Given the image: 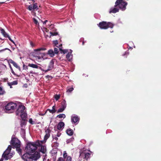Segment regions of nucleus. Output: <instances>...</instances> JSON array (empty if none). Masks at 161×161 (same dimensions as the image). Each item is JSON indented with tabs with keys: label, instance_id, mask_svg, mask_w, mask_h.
Returning <instances> with one entry per match:
<instances>
[{
	"label": "nucleus",
	"instance_id": "nucleus-1",
	"mask_svg": "<svg viewBox=\"0 0 161 161\" xmlns=\"http://www.w3.org/2000/svg\"><path fill=\"white\" fill-rule=\"evenodd\" d=\"M40 145V144L39 141L38 142H36V143L29 142L27 144L25 150L28 153H33L36 149L37 146Z\"/></svg>",
	"mask_w": 161,
	"mask_h": 161
},
{
	"label": "nucleus",
	"instance_id": "nucleus-2",
	"mask_svg": "<svg viewBox=\"0 0 161 161\" xmlns=\"http://www.w3.org/2000/svg\"><path fill=\"white\" fill-rule=\"evenodd\" d=\"M91 154L89 153H86V151L80 152L78 159L73 158L72 161H84L85 159L87 160L90 156Z\"/></svg>",
	"mask_w": 161,
	"mask_h": 161
},
{
	"label": "nucleus",
	"instance_id": "nucleus-3",
	"mask_svg": "<svg viewBox=\"0 0 161 161\" xmlns=\"http://www.w3.org/2000/svg\"><path fill=\"white\" fill-rule=\"evenodd\" d=\"M11 148V146L9 145L2 154V158H4L6 160H8L12 158L13 154V153H10Z\"/></svg>",
	"mask_w": 161,
	"mask_h": 161
},
{
	"label": "nucleus",
	"instance_id": "nucleus-4",
	"mask_svg": "<svg viewBox=\"0 0 161 161\" xmlns=\"http://www.w3.org/2000/svg\"><path fill=\"white\" fill-rule=\"evenodd\" d=\"M127 4V3L124 0H117L115 3V7H118L122 10L124 11L126 9Z\"/></svg>",
	"mask_w": 161,
	"mask_h": 161
},
{
	"label": "nucleus",
	"instance_id": "nucleus-5",
	"mask_svg": "<svg viewBox=\"0 0 161 161\" xmlns=\"http://www.w3.org/2000/svg\"><path fill=\"white\" fill-rule=\"evenodd\" d=\"M98 25L101 29L104 30L109 28H112L114 26V25L112 23L106 21L100 22L98 24Z\"/></svg>",
	"mask_w": 161,
	"mask_h": 161
},
{
	"label": "nucleus",
	"instance_id": "nucleus-6",
	"mask_svg": "<svg viewBox=\"0 0 161 161\" xmlns=\"http://www.w3.org/2000/svg\"><path fill=\"white\" fill-rule=\"evenodd\" d=\"M16 103L11 102L8 103L5 107V109L7 112H11L12 111L15 109L17 107Z\"/></svg>",
	"mask_w": 161,
	"mask_h": 161
},
{
	"label": "nucleus",
	"instance_id": "nucleus-7",
	"mask_svg": "<svg viewBox=\"0 0 161 161\" xmlns=\"http://www.w3.org/2000/svg\"><path fill=\"white\" fill-rule=\"evenodd\" d=\"M11 144L13 146V148L17 146H20V142L17 138L12 137Z\"/></svg>",
	"mask_w": 161,
	"mask_h": 161
},
{
	"label": "nucleus",
	"instance_id": "nucleus-8",
	"mask_svg": "<svg viewBox=\"0 0 161 161\" xmlns=\"http://www.w3.org/2000/svg\"><path fill=\"white\" fill-rule=\"evenodd\" d=\"M25 109V108L24 106L23 105H19L16 111V115H18L21 113L25 112L26 110Z\"/></svg>",
	"mask_w": 161,
	"mask_h": 161
},
{
	"label": "nucleus",
	"instance_id": "nucleus-9",
	"mask_svg": "<svg viewBox=\"0 0 161 161\" xmlns=\"http://www.w3.org/2000/svg\"><path fill=\"white\" fill-rule=\"evenodd\" d=\"M29 153L28 152L21 156L23 159L25 161H31V154Z\"/></svg>",
	"mask_w": 161,
	"mask_h": 161
},
{
	"label": "nucleus",
	"instance_id": "nucleus-10",
	"mask_svg": "<svg viewBox=\"0 0 161 161\" xmlns=\"http://www.w3.org/2000/svg\"><path fill=\"white\" fill-rule=\"evenodd\" d=\"M40 157V153L36 152L33 154H31V161L36 160Z\"/></svg>",
	"mask_w": 161,
	"mask_h": 161
},
{
	"label": "nucleus",
	"instance_id": "nucleus-11",
	"mask_svg": "<svg viewBox=\"0 0 161 161\" xmlns=\"http://www.w3.org/2000/svg\"><path fill=\"white\" fill-rule=\"evenodd\" d=\"M0 30L1 31V33L4 37L8 38L10 41L13 43H14L15 45V42L12 40V39L10 37L8 34L5 32L4 29H3L2 28H1V29H0Z\"/></svg>",
	"mask_w": 161,
	"mask_h": 161
},
{
	"label": "nucleus",
	"instance_id": "nucleus-12",
	"mask_svg": "<svg viewBox=\"0 0 161 161\" xmlns=\"http://www.w3.org/2000/svg\"><path fill=\"white\" fill-rule=\"evenodd\" d=\"M51 132V130L49 128H47L45 130V132L46 133V134L44 137V141L45 142H46L47 140L49 137Z\"/></svg>",
	"mask_w": 161,
	"mask_h": 161
},
{
	"label": "nucleus",
	"instance_id": "nucleus-13",
	"mask_svg": "<svg viewBox=\"0 0 161 161\" xmlns=\"http://www.w3.org/2000/svg\"><path fill=\"white\" fill-rule=\"evenodd\" d=\"M54 62L53 60H51L50 62L48 67V69L46 70L45 71V72H47L48 71L51 70L53 68Z\"/></svg>",
	"mask_w": 161,
	"mask_h": 161
},
{
	"label": "nucleus",
	"instance_id": "nucleus-14",
	"mask_svg": "<svg viewBox=\"0 0 161 161\" xmlns=\"http://www.w3.org/2000/svg\"><path fill=\"white\" fill-rule=\"evenodd\" d=\"M119 11V8L118 7H115V5H114V8H111L109 11V13H115Z\"/></svg>",
	"mask_w": 161,
	"mask_h": 161
},
{
	"label": "nucleus",
	"instance_id": "nucleus-15",
	"mask_svg": "<svg viewBox=\"0 0 161 161\" xmlns=\"http://www.w3.org/2000/svg\"><path fill=\"white\" fill-rule=\"evenodd\" d=\"M64 123L62 121L60 122L57 125V129L58 130H62L64 128Z\"/></svg>",
	"mask_w": 161,
	"mask_h": 161
},
{
	"label": "nucleus",
	"instance_id": "nucleus-16",
	"mask_svg": "<svg viewBox=\"0 0 161 161\" xmlns=\"http://www.w3.org/2000/svg\"><path fill=\"white\" fill-rule=\"evenodd\" d=\"M9 62L10 63L12 64L17 69H18L19 70H20V67L14 61L10 59L9 60Z\"/></svg>",
	"mask_w": 161,
	"mask_h": 161
},
{
	"label": "nucleus",
	"instance_id": "nucleus-17",
	"mask_svg": "<svg viewBox=\"0 0 161 161\" xmlns=\"http://www.w3.org/2000/svg\"><path fill=\"white\" fill-rule=\"evenodd\" d=\"M28 66L34 68L39 69L42 70V68L41 67L35 64H28Z\"/></svg>",
	"mask_w": 161,
	"mask_h": 161
},
{
	"label": "nucleus",
	"instance_id": "nucleus-18",
	"mask_svg": "<svg viewBox=\"0 0 161 161\" xmlns=\"http://www.w3.org/2000/svg\"><path fill=\"white\" fill-rule=\"evenodd\" d=\"M19 115H20L23 121H25L26 120L27 116L26 111L19 114Z\"/></svg>",
	"mask_w": 161,
	"mask_h": 161
},
{
	"label": "nucleus",
	"instance_id": "nucleus-19",
	"mask_svg": "<svg viewBox=\"0 0 161 161\" xmlns=\"http://www.w3.org/2000/svg\"><path fill=\"white\" fill-rule=\"evenodd\" d=\"M71 121L72 122L75 123L79 121V118L76 116H74L71 117Z\"/></svg>",
	"mask_w": 161,
	"mask_h": 161
},
{
	"label": "nucleus",
	"instance_id": "nucleus-20",
	"mask_svg": "<svg viewBox=\"0 0 161 161\" xmlns=\"http://www.w3.org/2000/svg\"><path fill=\"white\" fill-rule=\"evenodd\" d=\"M57 161H65V159L62 158V157H59ZM66 161H71V158L70 156H68V157H67V158L66 159Z\"/></svg>",
	"mask_w": 161,
	"mask_h": 161
},
{
	"label": "nucleus",
	"instance_id": "nucleus-21",
	"mask_svg": "<svg viewBox=\"0 0 161 161\" xmlns=\"http://www.w3.org/2000/svg\"><path fill=\"white\" fill-rule=\"evenodd\" d=\"M20 146H17L15 147H13V148H16V150L17 153L19 154L20 156H22V149L20 148Z\"/></svg>",
	"mask_w": 161,
	"mask_h": 161
},
{
	"label": "nucleus",
	"instance_id": "nucleus-22",
	"mask_svg": "<svg viewBox=\"0 0 161 161\" xmlns=\"http://www.w3.org/2000/svg\"><path fill=\"white\" fill-rule=\"evenodd\" d=\"M66 132L67 134L69 136H72L73 133H74V131L73 130L70 128L69 129H67L66 130Z\"/></svg>",
	"mask_w": 161,
	"mask_h": 161
},
{
	"label": "nucleus",
	"instance_id": "nucleus-23",
	"mask_svg": "<svg viewBox=\"0 0 161 161\" xmlns=\"http://www.w3.org/2000/svg\"><path fill=\"white\" fill-rule=\"evenodd\" d=\"M47 54L49 55L51 57H53L55 55L54 52L52 49H49L48 50Z\"/></svg>",
	"mask_w": 161,
	"mask_h": 161
},
{
	"label": "nucleus",
	"instance_id": "nucleus-24",
	"mask_svg": "<svg viewBox=\"0 0 161 161\" xmlns=\"http://www.w3.org/2000/svg\"><path fill=\"white\" fill-rule=\"evenodd\" d=\"M47 111H49L50 113H51L52 114H53L56 112V110L55 109V105L53 106L52 109H47Z\"/></svg>",
	"mask_w": 161,
	"mask_h": 161
},
{
	"label": "nucleus",
	"instance_id": "nucleus-25",
	"mask_svg": "<svg viewBox=\"0 0 161 161\" xmlns=\"http://www.w3.org/2000/svg\"><path fill=\"white\" fill-rule=\"evenodd\" d=\"M61 106L62 107L65 108L66 107L67 103H66V101L64 99H63L61 103Z\"/></svg>",
	"mask_w": 161,
	"mask_h": 161
},
{
	"label": "nucleus",
	"instance_id": "nucleus-26",
	"mask_svg": "<svg viewBox=\"0 0 161 161\" xmlns=\"http://www.w3.org/2000/svg\"><path fill=\"white\" fill-rule=\"evenodd\" d=\"M66 58L67 60L70 61L72 58V56H71V53H68L66 55Z\"/></svg>",
	"mask_w": 161,
	"mask_h": 161
},
{
	"label": "nucleus",
	"instance_id": "nucleus-27",
	"mask_svg": "<svg viewBox=\"0 0 161 161\" xmlns=\"http://www.w3.org/2000/svg\"><path fill=\"white\" fill-rule=\"evenodd\" d=\"M8 84L9 86H11L12 85H16L17 84L18 82L17 80H15L11 82H8Z\"/></svg>",
	"mask_w": 161,
	"mask_h": 161
},
{
	"label": "nucleus",
	"instance_id": "nucleus-28",
	"mask_svg": "<svg viewBox=\"0 0 161 161\" xmlns=\"http://www.w3.org/2000/svg\"><path fill=\"white\" fill-rule=\"evenodd\" d=\"M53 147L56 148L57 147H58L59 145V143L55 141L53 142L52 144Z\"/></svg>",
	"mask_w": 161,
	"mask_h": 161
},
{
	"label": "nucleus",
	"instance_id": "nucleus-29",
	"mask_svg": "<svg viewBox=\"0 0 161 161\" xmlns=\"http://www.w3.org/2000/svg\"><path fill=\"white\" fill-rule=\"evenodd\" d=\"M33 7H34V10H35L36 11L39 8H38L37 6V3H35L33 4Z\"/></svg>",
	"mask_w": 161,
	"mask_h": 161
},
{
	"label": "nucleus",
	"instance_id": "nucleus-30",
	"mask_svg": "<svg viewBox=\"0 0 161 161\" xmlns=\"http://www.w3.org/2000/svg\"><path fill=\"white\" fill-rule=\"evenodd\" d=\"M66 117V115L64 114H61L58 115L57 116V118H65Z\"/></svg>",
	"mask_w": 161,
	"mask_h": 161
},
{
	"label": "nucleus",
	"instance_id": "nucleus-31",
	"mask_svg": "<svg viewBox=\"0 0 161 161\" xmlns=\"http://www.w3.org/2000/svg\"><path fill=\"white\" fill-rule=\"evenodd\" d=\"M40 151L43 154L45 153L46 152V150L45 149L44 147L42 146L41 147Z\"/></svg>",
	"mask_w": 161,
	"mask_h": 161
},
{
	"label": "nucleus",
	"instance_id": "nucleus-32",
	"mask_svg": "<svg viewBox=\"0 0 161 161\" xmlns=\"http://www.w3.org/2000/svg\"><path fill=\"white\" fill-rule=\"evenodd\" d=\"M54 98L56 101L58 100L60 97V95L59 94H56L54 96Z\"/></svg>",
	"mask_w": 161,
	"mask_h": 161
},
{
	"label": "nucleus",
	"instance_id": "nucleus-33",
	"mask_svg": "<svg viewBox=\"0 0 161 161\" xmlns=\"http://www.w3.org/2000/svg\"><path fill=\"white\" fill-rule=\"evenodd\" d=\"M52 138H53V140H52V141L53 142H55V141L57 142V141L58 139V137H56V136H55L53 135V136H52Z\"/></svg>",
	"mask_w": 161,
	"mask_h": 161
},
{
	"label": "nucleus",
	"instance_id": "nucleus-34",
	"mask_svg": "<svg viewBox=\"0 0 161 161\" xmlns=\"http://www.w3.org/2000/svg\"><path fill=\"white\" fill-rule=\"evenodd\" d=\"M40 54L41 55V56H42V57H41V56H37L36 57L37 58V59H42V58H43L42 55H43V56H45V53H40Z\"/></svg>",
	"mask_w": 161,
	"mask_h": 161
},
{
	"label": "nucleus",
	"instance_id": "nucleus-35",
	"mask_svg": "<svg viewBox=\"0 0 161 161\" xmlns=\"http://www.w3.org/2000/svg\"><path fill=\"white\" fill-rule=\"evenodd\" d=\"M65 108H63V107H61V108H60L57 111V113H59L60 112H62L64 111V110L65 109Z\"/></svg>",
	"mask_w": 161,
	"mask_h": 161
},
{
	"label": "nucleus",
	"instance_id": "nucleus-36",
	"mask_svg": "<svg viewBox=\"0 0 161 161\" xmlns=\"http://www.w3.org/2000/svg\"><path fill=\"white\" fill-rule=\"evenodd\" d=\"M46 50V49L44 47H42L41 48H39L35 50V51H40L41 50Z\"/></svg>",
	"mask_w": 161,
	"mask_h": 161
},
{
	"label": "nucleus",
	"instance_id": "nucleus-37",
	"mask_svg": "<svg viewBox=\"0 0 161 161\" xmlns=\"http://www.w3.org/2000/svg\"><path fill=\"white\" fill-rule=\"evenodd\" d=\"M59 49L60 51L62 52V53L64 54H65V53H66L68 52V50H66V49L63 50L61 48H59Z\"/></svg>",
	"mask_w": 161,
	"mask_h": 161
},
{
	"label": "nucleus",
	"instance_id": "nucleus-38",
	"mask_svg": "<svg viewBox=\"0 0 161 161\" xmlns=\"http://www.w3.org/2000/svg\"><path fill=\"white\" fill-rule=\"evenodd\" d=\"M63 156V157H64V159L66 158H67V157H68L67 156V153L66 152V151H64V152Z\"/></svg>",
	"mask_w": 161,
	"mask_h": 161
},
{
	"label": "nucleus",
	"instance_id": "nucleus-39",
	"mask_svg": "<svg viewBox=\"0 0 161 161\" xmlns=\"http://www.w3.org/2000/svg\"><path fill=\"white\" fill-rule=\"evenodd\" d=\"M28 9L30 11H31L33 10H34V7H33V6L31 5H30L28 7Z\"/></svg>",
	"mask_w": 161,
	"mask_h": 161
},
{
	"label": "nucleus",
	"instance_id": "nucleus-40",
	"mask_svg": "<svg viewBox=\"0 0 161 161\" xmlns=\"http://www.w3.org/2000/svg\"><path fill=\"white\" fill-rule=\"evenodd\" d=\"M74 88L73 87L69 88L67 90V92H70L73 91Z\"/></svg>",
	"mask_w": 161,
	"mask_h": 161
},
{
	"label": "nucleus",
	"instance_id": "nucleus-41",
	"mask_svg": "<svg viewBox=\"0 0 161 161\" xmlns=\"http://www.w3.org/2000/svg\"><path fill=\"white\" fill-rule=\"evenodd\" d=\"M29 122L32 125H33L35 124V122L33 121L32 119L31 118L29 119Z\"/></svg>",
	"mask_w": 161,
	"mask_h": 161
},
{
	"label": "nucleus",
	"instance_id": "nucleus-42",
	"mask_svg": "<svg viewBox=\"0 0 161 161\" xmlns=\"http://www.w3.org/2000/svg\"><path fill=\"white\" fill-rule=\"evenodd\" d=\"M54 54H58V48H54Z\"/></svg>",
	"mask_w": 161,
	"mask_h": 161
},
{
	"label": "nucleus",
	"instance_id": "nucleus-43",
	"mask_svg": "<svg viewBox=\"0 0 161 161\" xmlns=\"http://www.w3.org/2000/svg\"><path fill=\"white\" fill-rule=\"evenodd\" d=\"M23 69L26 70L28 69V66L25 65V64H23Z\"/></svg>",
	"mask_w": 161,
	"mask_h": 161
},
{
	"label": "nucleus",
	"instance_id": "nucleus-44",
	"mask_svg": "<svg viewBox=\"0 0 161 161\" xmlns=\"http://www.w3.org/2000/svg\"><path fill=\"white\" fill-rule=\"evenodd\" d=\"M9 67H10V68L11 69V72L14 75H16V74H15V72H14V70H13L11 66V65L10 64H9Z\"/></svg>",
	"mask_w": 161,
	"mask_h": 161
},
{
	"label": "nucleus",
	"instance_id": "nucleus-45",
	"mask_svg": "<svg viewBox=\"0 0 161 161\" xmlns=\"http://www.w3.org/2000/svg\"><path fill=\"white\" fill-rule=\"evenodd\" d=\"M58 43V42L57 40H55L53 41V44L55 46H56Z\"/></svg>",
	"mask_w": 161,
	"mask_h": 161
},
{
	"label": "nucleus",
	"instance_id": "nucleus-46",
	"mask_svg": "<svg viewBox=\"0 0 161 161\" xmlns=\"http://www.w3.org/2000/svg\"><path fill=\"white\" fill-rule=\"evenodd\" d=\"M33 22H34L36 25L38 24H39V23L37 21V20L35 18H33Z\"/></svg>",
	"mask_w": 161,
	"mask_h": 161
},
{
	"label": "nucleus",
	"instance_id": "nucleus-47",
	"mask_svg": "<svg viewBox=\"0 0 161 161\" xmlns=\"http://www.w3.org/2000/svg\"><path fill=\"white\" fill-rule=\"evenodd\" d=\"M5 92L2 89L0 90V95H3Z\"/></svg>",
	"mask_w": 161,
	"mask_h": 161
},
{
	"label": "nucleus",
	"instance_id": "nucleus-48",
	"mask_svg": "<svg viewBox=\"0 0 161 161\" xmlns=\"http://www.w3.org/2000/svg\"><path fill=\"white\" fill-rule=\"evenodd\" d=\"M50 34L51 35L53 36H56L58 35V33L57 32H50Z\"/></svg>",
	"mask_w": 161,
	"mask_h": 161
},
{
	"label": "nucleus",
	"instance_id": "nucleus-49",
	"mask_svg": "<svg viewBox=\"0 0 161 161\" xmlns=\"http://www.w3.org/2000/svg\"><path fill=\"white\" fill-rule=\"evenodd\" d=\"M25 125V121H22L21 124V127H22L23 125Z\"/></svg>",
	"mask_w": 161,
	"mask_h": 161
},
{
	"label": "nucleus",
	"instance_id": "nucleus-50",
	"mask_svg": "<svg viewBox=\"0 0 161 161\" xmlns=\"http://www.w3.org/2000/svg\"><path fill=\"white\" fill-rule=\"evenodd\" d=\"M30 44L31 45V46L32 47H33L34 46V45L33 44V43L32 42H30Z\"/></svg>",
	"mask_w": 161,
	"mask_h": 161
},
{
	"label": "nucleus",
	"instance_id": "nucleus-51",
	"mask_svg": "<svg viewBox=\"0 0 161 161\" xmlns=\"http://www.w3.org/2000/svg\"><path fill=\"white\" fill-rule=\"evenodd\" d=\"M61 133H58L57 135V137H59L61 135Z\"/></svg>",
	"mask_w": 161,
	"mask_h": 161
},
{
	"label": "nucleus",
	"instance_id": "nucleus-52",
	"mask_svg": "<svg viewBox=\"0 0 161 161\" xmlns=\"http://www.w3.org/2000/svg\"><path fill=\"white\" fill-rule=\"evenodd\" d=\"M30 72L31 73V74H36V73L33 72V71H30Z\"/></svg>",
	"mask_w": 161,
	"mask_h": 161
},
{
	"label": "nucleus",
	"instance_id": "nucleus-53",
	"mask_svg": "<svg viewBox=\"0 0 161 161\" xmlns=\"http://www.w3.org/2000/svg\"><path fill=\"white\" fill-rule=\"evenodd\" d=\"M47 21H47V20H45L44 21V22H43V24H46V22H47Z\"/></svg>",
	"mask_w": 161,
	"mask_h": 161
},
{
	"label": "nucleus",
	"instance_id": "nucleus-54",
	"mask_svg": "<svg viewBox=\"0 0 161 161\" xmlns=\"http://www.w3.org/2000/svg\"><path fill=\"white\" fill-rule=\"evenodd\" d=\"M44 142H45L44 140V141H41V142L42 144H43L44 143Z\"/></svg>",
	"mask_w": 161,
	"mask_h": 161
},
{
	"label": "nucleus",
	"instance_id": "nucleus-55",
	"mask_svg": "<svg viewBox=\"0 0 161 161\" xmlns=\"http://www.w3.org/2000/svg\"><path fill=\"white\" fill-rule=\"evenodd\" d=\"M84 43H85V42H84V41H83V42H82V45H84Z\"/></svg>",
	"mask_w": 161,
	"mask_h": 161
},
{
	"label": "nucleus",
	"instance_id": "nucleus-56",
	"mask_svg": "<svg viewBox=\"0 0 161 161\" xmlns=\"http://www.w3.org/2000/svg\"><path fill=\"white\" fill-rule=\"evenodd\" d=\"M0 161H3V158H2L0 159Z\"/></svg>",
	"mask_w": 161,
	"mask_h": 161
},
{
	"label": "nucleus",
	"instance_id": "nucleus-57",
	"mask_svg": "<svg viewBox=\"0 0 161 161\" xmlns=\"http://www.w3.org/2000/svg\"><path fill=\"white\" fill-rule=\"evenodd\" d=\"M4 3V2H0V4H3Z\"/></svg>",
	"mask_w": 161,
	"mask_h": 161
},
{
	"label": "nucleus",
	"instance_id": "nucleus-58",
	"mask_svg": "<svg viewBox=\"0 0 161 161\" xmlns=\"http://www.w3.org/2000/svg\"><path fill=\"white\" fill-rule=\"evenodd\" d=\"M46 77H47V78H48V77H50V76H49V75H47L46 76Z\"/></svg>",
	"mask_w": 161,
	"mask_h": 161
},
{
	"label": "nucleus",
	"instance_id": "nucleus-59",
	"mask_svg": "<svg viewBox=\"0 0 161 161\" xmlns=\"http://www.w3.org/2000/svg\"><path fill=\"white\" fill-rule=\"evenodd\" d=\"M82 39H81L80 40V42H81L82 40Z\"/></svg>",
	"mask_w": 161,
	"mask_h": 161
},
{
	"label": "nucleus",
	"instance_id": "nucleus-60",
	"mask_svg": "<svg viewBox=\"0 0 161 161\" xmlns=\"http://www.w3.org/2000/svg\"><path fill=\"white\" fill-rule=\"evenodd\" d=\"M44 160H46V159L45 158H44L43 159V161H44Z\"/></svg>",
	"mask_w": 161,
	"mask_h": 161
},
{
	"label": "nucleus",
	"instance_id": "nucleus-61",
	"mask_svg": "<svg viewBox=\"0 0 161 161\" xmlns=\"http://www.w3.org/2000/svg\"><path fill=\"white\" fill-rule=\"evenodd\" d=\"M2 89L1 87H0V90Z\"/></svg>",
	"mask_w": 161,
	"mask_h": 161
},
{
	"label": "nucleus",
	"instance_id": "nucleus-62",
	"mask_svg": "<svg viewBox=\"0 0 161 161\" xmlns=\"http://www.w3.org/2000/svg\"><path fill=\"white\" fill-rule=\"evenodd\" d=\"M62 44H61L60 45H59V47H60V46H62Z\"/></svg>",
	"mask_w": 161,
	"mask_h": 161
},
{
	"label": "nucleus",
	"instance_id": "nucleus-63",
	"mask_svg": "<svg viewBox=\"0 0 161 161\" xmlns=\"http://www.w3.org/2000/svg\"><path fill=\"white\" fill-rule=\"evenodd\" d=\"M0 39L3 40L1 38H0Z\"/></svg>",
	"mask_w": 161,
	"mask_h": 161
},
{
	"label": "nucleus",
	"instance_id": "nucleus-64",
	"mask_svg": "<svg viewBox=\"0 0 161 161\" xmlns=\"http://www.w3.org/2000/svg\"><path fill=\"white\" fill-rule=\"evenodd\" d=\"M2 51V50H0V52L1 51Z\"/></svg>",
	"mask_w": 161,
	"mask_h": 161
}]
</instances>
